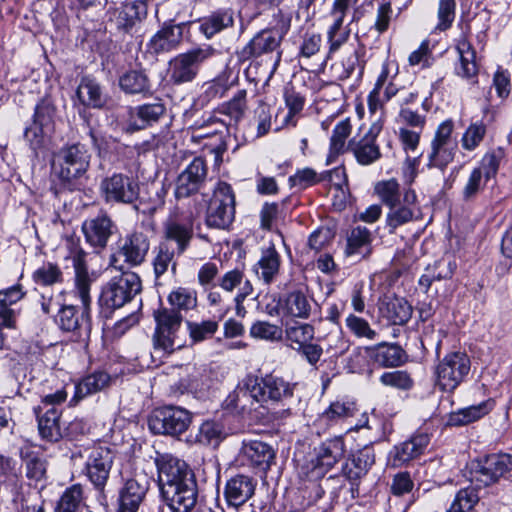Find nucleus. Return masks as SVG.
Listing matches in <instances>:
<instances>
[{"mask_svg": "<svg viewBox=\"0 0 512 512\" xmlns=\"http://www.w3.org/2000/svg\"><path fill=\"white\" fill-rule=\"evenodd\" d=\"M76 95L81 104L93 108H100L105 102L99 83L89 76L81 79Z\"/></svg>", "mask_w": 512, "mask_h": 512, "instance_id": "obj_43", "label": "nucleus"}, {"mask_svg": "<svg viewBox=\"0 0 512 512\" xmlns=\"http://www.w3.org/2000/svg\"><path fill=\"white\" fill-rule=\"evenodd\" d=\"M60 416L61 410L57 407H50L42 415H37L38 429L43 439L57 442L62 437Z\"/></svg>", "mask_w": 512, "mask_h": 512, "instance_id": "obj_37", "label": "nucleus"}, {"mask_svg": "<svg viewBox=\"0 0 512 512\" xmlns=\"http://www.w3.org/2000/svg\"><path fill=\"white\" fill-rule=\"evenodd\" d=\"M153 316L156 323L152 337L154 350L163 354H171L182 348L184 344L179 337V332L183 315L174 309L161 307L154 311Z\"/></svg>", "mask_w": 512, "mask_h": 512, "instance_id": "obj_6", "label": "nucleus"}, {"mask_svg": "<svg viewBox=\"0 0 512 512\" xmlns=\"http://www.w3.org/2000/svg\"><path fill=\"white\" fill-rule=\"evenodd\" d=\"M235 218V195L230 184L219 182L209 203L205 222L208 227L227 229Z\"/></svg>", "mask_w": 512, "mask_h": 512, "instance_id": "obj_9", "label": "nucleus"}, {"mask_svg": "<svg viewBox=\"0 0 512 512\" xmlns=\"http://www.w3.org/2000/svg\"><path fill=\"white\" fill-rule=\"evenodd\" d=\"M375 463V452L372 446L366 445L352 453L342 466L343 476L351 483V490H358L360 480L367 475Z\"/></svg>", "mask_w": 512, "mask_h": 512, "instance_id": "obj_18", "label": "nucleus"}, {"mask_svg": "<svg viewBox=\"0 0 512 512\" xmlns=\"http://www.w3.org/2000/svg\"><path fill=\"white\" fill-rule=\"evenodd\" d=\"M457 149L458 146H450L431 142V149L427 156V166L429 168H437L443 171L448 166V164L453 161Z\"/></svg>", "mask_w": 512, "mask_h": 512, "instance_id": "obj_52", "label": "nucleus"}, {"mask_svg": "<svg viewBox=\"0 0 512 512\" xmlns=\"http://www.w3.org/2000/svg\"><path fill=\"white\" fill-rule=\"evenodd\" d=\"M217 286L226 293L247 294L253 293L254 287L247 278L244 268L236 267L219 276Z\"/></svg>", "mask_w": 512, "mask_h": 512, "instance_id": "obj_33", "label": "nucleus"}, {"mask_svg": "<svg viewBox=\"0 0 512 512\" xmlns=\"http://www.w3.org/2000/svg\"><path fill=\"white\" fill-rule=\"evenodd\" d=\"M224 437V427L221 423L216 421H205L199 427L196 439L200 444L216 447Z\"/></svg>", "mask_w": 512, "mask_h": 512, "instance_id": "obj_53", "label": "nucleus"}, {"mask_svg": "<svg viewBox=\"0 0 512 512\" xmlns=\"http://www.w3.org/2000/svg\"><path fill=\"white\" fill-rule=\"evenodd\" d=\"M351 131L352 125L349 118L343 119L335 125L330 137L328 162L333 161L336 157L345 152L347 149L346 140L350 136Z\"/></svg>", "mask_w": 512, "mask_h": 512, "instance_id": "obj_46", "label": "nucleus"}, {"mask_svg": "<svg viewBox=\"0 0 512 512\" xmlns=\"http://www.w3.org/2000/svg\"><path fill=\"white\" fill-rule=\"evenodd\" d=\"M345 453V443L342 437L324 441L318 448L315 461H312V476L319 478L331 469Z\"/></svg>", "mask_w": 512, "mask_h": 512, "instance_id": "obj_21", "label": "nucleus"}, {"mask_svg": "<svg viewBox=\"0 0 512 512\" xmlns=\"http://www.w3.org/2000/svg\"><path fill=\"white\" fill-rule=\"evenodd\" d=\"M366 351L374 362L384 367L399 366L405 358V352L400 346L385 342L367 347Z\"/></svg>", "mask_w": 512, "mask_h": 512, "instance_id": "obj_35", "label": "nucleus"}, {"mask_svg": "<svg viewBox=\"0 0 512 512\" xmlns=\"http://www.w3.org/2000/svg\"><path fill=\"white\" fill-rule=\"evenodd\" d=\"M167 301L170 305L169 309H174L182 314L183 311L187 312L196 308L197 293L189 288L177 287L169 293Z\"/></svg>", "mask_w": 512, "mask_h": 512, "instance_id": "obj_50", "label": "nucleus"}, {"mask_svg": "<svg viewBox=\"0 0 512 512\" xmlns=\"http://www.w3.org/2000/svg\"><path fill=\"white\" fill-rule=\"evenodd\" d=\"M430 438L426 433H417L398 445L390 452V460L395 467L409 463L424 453Z\"/></svg>", "mask_w": 512, "mask_h": 512, "instance_id": "obj_25", "label": "nucleus"}, {"mask_svg": "<svg viewBox=\"0 0 512 512\" xmlns=\"http://www.w3.org/2000/svg\"><path fill=\"white\" fill-rule=\"evenodd\" d=\"M359 0H334L329 12L331 24L329 28H349L351 22L344 24V19L350 8L355 6Z\"/></svg>", "mask_w": 512, "mask_h": 512, "instance_id": "obj_59", "label": "nucleus"}, {"mask_svg": "<svg viewBox=\"0 0 512 512\" xmlns=\"http://www.w3.org/2000/svg\"><path fill=\"white\" fill-rule=\"evenodd\" d=\"M189 24L190 22H182L176 25L165 23L148 42V51L158 55L176 49L182 42L184 27Z\"/></svg>", "mask_w": 512, "mask_h": 512, "instance_id": "obj_22", "label": "nucleus"}, {"mask_svg": "<svg viewBox=\"0 0 512 512\" xmlns=\"http://www.w3.org/2000/svg\"><path fill=\"white\" fill-rule=\"evenodd\" d=\"M153 255L152 265L156 278L164 275L170 266L174 272L176 271L177 263L174 261V257L177 252L168 241H161L153 249Z\"/></svg>", "mask_w": 512, "mask_h": 512, "instance_id": "obj_41", "label": "nucleus"}, {"mask_svg": "<svg viewBox=\"0 0 512 512\" xmlns=\"http://www.w3.org/2000/svg\"><path fill=\"white\" fill-rule=\"evenodd\" d=\"M347 256L366 258L371 253V233L366 227L357 226L352 229L347 239Z\"/></svg>", "mask_w": 512, "mask_h": 512, "instance_id": "obj_40", "label": "nucleus"}, {"mask_svg": "<svg viewBox=\"0 0 512 512\" xmlns=\"http://www.w3.org/2000/svg\"><path fill=\"white\" fill-rule=\"evenodd\" d=\"M186 370L187 375L185 377H181L174 386L181 394L188 392L195 396H201L208 388L207 380L205 379L202 371L195 367H187Z\"/></svg>", "mask_w": 512, "mask_h": 512, "instance_id": "obj_45", "label": "nucleus"}, {"mask_svg": "<svg viewBox=\"0 0 512 512\" xmlns=\"http://www.w3.org/2000/svg\"><path fill=\"white\" fill-rule=\"evenodd\" d=\"M99 190L107 204H132L139 197L138 182L124 173L115 172L103 178Z\"/></svg>", "mask_w": 512, "mask_h": 512, "instance_id": "obj_11", "label": "nucleus"}, {"mask_svg": "<svg viewBox=\"0 0 512 512\" xmlns=\"http://www.w3.org/2000/svg\"><path fill=\"white\" fill-rule=\"evenodd\" d=\"M249 334L255 339L275 341L281 338L282 330L279 326L267 321H256L250 327Z\"/></svg>", "mask_w": 512, "mask_h": 512, "instance_id": "obj_64", "label": "nucleus"}, {"mask_svg": "<svg viewBox=\"0 0 512 512\" xmlns=\"http://www.w3.org/2000/svg\"><path fill=\"white\" fill-rule=\"evenodd\" d=\"M512 470V456L506 453L490 454L472 462L471 480L484 486L497 482Z\"/></svg>", "mask_w": 512, "mask_h": 512, "instance_id": "obj_13", "label": "nucleus"}, {"mask_svg": "<svg viewBox=\"0 0 512 512\" xmlns=\"http://www.w3.org/2000/svg\"><path fill=\"white\" fill-rule=\"evenodd\" d=\"M121 89L127 94L147 93L151 89L150 80L144 71L131 70L119 79Z\"/></svg>", "mask_w": 512, "mask_h": 512, "instance_id": "obj_49", "label": "nucleus"}, {"mask_svg": "<svg viewBox=\"0 0 512 512\" xmlns=\"http://www.w3.org/2000/svg\"><path fill=\"white\" fill-rule=\"evenodd\" d=\"M85 257L86 252L81 248H77L72 255L75 269V291L83 308L79 311L74 305H62L56 318L59 328L71 334V340L83 343L89 340L91 333V279L85 264Z\"/></svg>", "mask_w": 512, "mask_h": 512, "instance_id": "obj_2", "label": "nucleus"}, {"mask_svg": "<svg viewBox=\"0 0 512 512\" xmlns=\"http://www.w3.org/2000/svg\"><path fill=\"white\" fill-rule=\"evenodd\" d=\"M20 457L25 468V476L30 485L37 486L39 483L46 481L47 461L38 451L23 448L20 451Z\"/></svg>", "mask_w": 512, "mask_h": 512, "instance_id": "obj_31", "label": "nucleus"}, {"mask_svg": "<svg viewBox=\"0 0 512 512\" xmlns=\"http://www.w3.org/2000/svg\"><path fill=\"white\" fill-rule=\"evenodd\" d=\"M470 368V358L465 352L448 353L436 366V386L444 392H453L466 379Z\"/></svg>", "mask_w": 512, "mask_h": 512, "instance_id": "obj_8", "label": "nucleus"}, {"mask_svg": "<svg viewBox=\"0 0 512 512\" xmlns=\"http://www.w3.org/2000/svg\"><path fill=\"white\" fill-rule=\"evenodd\" d=\"M286 339L295 347L303 346L313 340L315 335L314 327L308 323L295 322L287 325L285 329Z\"/></svg>", "mask_w": 512, "mask_h": 512, "instance_id": "obj_55", "label": "nucleus"}, {"mask_svg": "<svg viewBox=\"0 0 512 512\" xmlns=\"http://www.w3.org/2000/svg\"><path fill=\"white\" fill-rule=\"evenodd\" d=\"M375 192L387 207L403 197V191L400 190V185L395 179L378 182L375 186Z\"/></svg>", "mask_w": 512, "mask_h": 512, "instance_id": "obj_57", "label": "nucleus"}, {"mask_svg": "<svg viewBox=\"0 0 512 512\" xmlns=\"http://www.w3.org/2000/svg\"><path fill=\"white\" fill-rule=\"evenodd\" d=\"M155 465L161 496L173 512H189L197 503L198 488L188 464L169 453H157Z\"/></svg>", "mask_w": 512, "mask_h": 512, "instance_id": "obj_1", "label": "nucleus"}, {"mask_svg": "<svg viewBox=\"0 0 512 512\" xmlns=\"http://www.w3.org/2000/svg\"><path fill=\"white\" fill-rule=\"evenodd\" d=\"M456 50L459 55L460 64L456 66L455 71L462 78L471 79L477 75L476 52L471 43L462 37L458 40Z\"/></svg>", "mask_w": 512, "mask_h": 512, "instance_id": "obj_36", "label": "nucleus"}, {"mask_svg": "<svg viewBox=\"0 0 512 512\" xmlns=\"http://www.w3.org/2000/svg\"><path fill=\"white\" fill-rule=\"evenodd\" d=\"M150 241L143 232H132L119 238L116 244V250L111 256V264L117 268V262L123 259L129 267H137L144 263Z\"/></svg>", "mask_w": 512, "mask_h": 512, "instance_id": "obj_12", "label": "nucleus"}, {"mask_svg": "<svg viewBox=\"0 0 512 512\" xmlns=\"http://www.w3.org/2000/svg\"><path fill=\"white\" fill-rule=\"evenodd\" d=\"M285 104L289 110L285 117V123L296 126V120L294 119L299 114L305 105V98L293 87H287L284 92Z\"/></svg>", "mask_w": 512, "mask_h": 512, "instance_id": "obj_60", "label": "nucleus"}, {"mask_svg": "<svg viewBox=\"0 0 512 512\" xmlns=\"http://www.w3.org/2000/svg\"><path fill=\"white\" fill-rule=\"evenodd\" d=\"M90 158L86 145L68 144L54 153L52 169L64 184L71 185L74 180L81 178L87 172Z\"/></svg>", "mask_w": 512, "mask_h": 512, "instance_id": "obj_4", "label": "nucleus"}, {"mask_svg": "<svg viewBox=\"0 0 512 512\" xmlns=\"http://www.w3.org/2000/svg\"><path fill=\"white\" fill-rule=\"evenodd\" d=\"M382 128V121L378 118L359 140L353 138L349 141L347 149L353 153L358 164L369 166L382 157L380 147L376 142Z\"/></svg>", "mask_w": 512, "mask_h": 512, "instance_id": "obj_16", "label": "nucleus"}, {"mask_svg": "<svg viewBox=\"0 0 512 512\" xmlns=\"http://www.w3.org/2000/svg\"><path fill=\"white\" fill-rule=\"evenodd\" d=\"M110 21L116 28L129 33L136 23L141 22L147 16V4L144 1L123 3L120 7L109 10Z\"/></svg>", "mask_w": 512, "mask_h": 512, "instance_id": "obj_23", "label": "nucleus"}, {"mask_svg": "<svg viewBox=\"0 0 512 512\" xmlns=\"http://www.w3.org/2000/svg\"><path fill=\"white\" fill-rule=\"evenodd\" d=\"M294 388V384L273 373L262 377L248 374L241 385L227 397L226 402L228 407L243 409L245 405L241 403V398L249 396L262 407L284 405L293 397Z\"/></svg>", "mask_w": 512, "mask_h": 512, "instance_id": "obj_3", "label": "nucleus"}, {"mask_svg": "<svg viewBox=\"0 0 512 512\" xmlns=\"http://www.w3.org/2000/svg\"><path fill=\"white\" fill-rule=\"evenodd\" d=\"M281 309L287 316L307 319L310 315L311 304L304 293L293 291L281 302Z\"/></svg>", "mask_w": 512, "mask_h": 512, "instance_id": "obj_44", "label": "nucleus"}, {"mask_svg": "<svg viewBox=\"0 0 512 512\" xmlns=\"http://www.w3.org/2000/svg\"><path fill=\"white\" fill-rule=\"evenodd\" d=\"M345 323L348 330L357 338L374 340L377 336V332L371 328L369 322L364 318L349 314L346 317Z\"/></svg>", "mask_w": 512, "mask_h": 512, "instance_id": "obj_61", "label": "nucleus"}, {"mask_svg": "<svg viewBox=\"0 0 512 512\" xmlns=\"http://www.w3.org/2000/svg\"><path fill=\"white\" fill-rule=\"evenodd\" d=\"M492 409L490 402H481L478 405H472L459 409L449 414L447 419L448 426H464L479 420Z\"/></svg>", "mask_w": 512, "mask_h": 512, "instance_id": "obj_42", "label": "nucleus"}, {"mask_svg": "<svg viewBox=\"0 0 512 512\" xmlns=\"http://www.w3.org/2000/svg\"><path fill=\"white\" fill-rule=\"evenodd\" d=\"M290 28V22L281 18L277 26L258 32L242 49L244 59L257 58L276 50Z\"/></svg>", "mask_w": 512, "mask_h": 512, "instance_id": "obj_14", "label": "nucleus"}, {"mask_svg": "<svg viewBox=\"0 0 512 512\" xmlns=\"http://www.w3.org/2000/svg\"><path fill=\"white\" fill-rule=\"evenodd\" d=\"M318 341L324 348V352L330 357H341L350 348L351 342L344 334L340 326H335L325 336L319 337Z\"/></svg>", "mask_w": 512, "mask_h": 512, "instance_id": "obj_38", "label": "nucleus"}, {"mask_svg": "<svg viewBox=\"0 0 512 512\" xmlns=\"http://www.w3.org/2000/svg\"><path fill=\"white\" fill-rule=\"evenodd\" d=\"M281 257L275 246L270 244L266 249L262 250L261 257L255 264V272L259 279L266 284L272 283L279 274Z\"/></svg>", "mask_w": 512, "mask_h": 512, "instance_id": "obj_34", "label": "nucleus"}, {"mask_svg": "<svg viewBox=\"0 0 512 512\" xmlns=\"http://www.w3.org/2000/svg\"><path fill=\"white\" fill-rule=\"evenodd\" d=\"M485 134L486 126L484 123L475 122L470 124L461 139L463 149L467 151L475 150L483 141Z\"/></svg>", "mask_w": 512, "mask_h": 512, "instance_id": "obj_63", "label": "nucleus"}, {"mask_svg": "<svg viewBox=\"0 0 512 512\" xmlns=\"http://www.w3.org/2000/svg\"><path fill=\"white\" fill-rule=\"evenodd\" d=\"M32 279L37 285L51 286L63 282V273L57 264L47 262L33 272Z\"/></svg>", "mask_w": 512, "mask_h": 512, "instance_id": "obj_54", "label": "nucleus"}, {"mask_svg": "<svg viewBox=\"0 0 512 512\" xmlns=\"http://www.w3.org/2000/svg\"><path fill=\"white\" fill-rule=\"evenodd\" d=\"M357 66H359V52L354 49L341 62L333 64L331 70L335 78L346 80L351 77Z\"/></svg>", "mask_w": 512, "mask_h": 512, "instance_id": "obj_62", "label": "nucleus"}, {"mask_svg": "<svg viewBox=\"0 0 512 512\" xmlns=\"http://www.w3.org/2000/svg\"><path fill=\"white\" fill-rule=\"evenodd\" d=\"M149 489L146 477H136L126 481L119 494L117 512H138Z\"/></svg>", "mask_w": 512, "mask_h": 512, "instance_id": "obj_26", "label": "nucleus"}, {"mask_svg": "<svg viewBox=\"0 0 512 512\" xmlns=\"http://www.w3.org/2000/svg\"><path fill=\"white\" fill-rule=\"evenodd\" d=\"M256 484L252 477L243 474L230 478L224 489L227 503L234 507L243 505L254 495Z\"/></svg>", "mask_w": 512, "mask_h": 512, "instance_id": "obj_27", "label": "nucleus"}, {"mask_svg": "<svg viewBox=\"0 0 512 512\" xmlns=\"http://www.w3.org/2000/svg\"><path fill=\"white\" fill-rule=\"evenodd\" d=\"M412 306L404 298L385 297L379 305V313L392 325H404L412 316Z\"/></svg>", "mask_w": 512, "mask_h": 512, "instance_id": "obj_30", "label": "nucleus"}, {"mask_svg": "<svg viewBox=\"0 0 512 512\" xmlns=\"http://www.w3.org/2000/svg\"><path fill=\"white\" fill-rule=\"evenodd\" d=\"M208 167L205 160L195 157L178 175L175 185V197L187 198L197 193L205 184Z\"/></svg>", "mask_w": 512, "mask_h": 512, "instance_id": "obj_17", "label": "nucleus"}, {"mask_svg": "<svg viewBox=\"0 0 512 512\" xmlns=\"http://www.w3.org/2000/svg\"><path fill=\"white\" fill-rule=\"evenodd\" d=\"M186 324L193 343H199L212 338L219 327L218 322L215 320L187 321Z\"/></svg>", "mask_w": 512, "mask_h": 512, "instance_id": "obj_56", "label": "nucleus"}, {"mask_svg": "<svg viewBox=\"0 0 512 512\" xmlns=\"http://www.w3.org/2000/svg\"><path fill=\"white\" fill-rule=\"evenodd\" d=\"M192 421L191 413L181 407L165 406L153 411L148 419L152 433L179 436L183 434Z\"/></svg>", "mask_w": 512, "mask_h": 512, "instance_id": "obj_10", "label": "nucleus"}, {"mask_svg": "<svg viewBox=\"0 0 512 512\" xmlns=\"http://www.w3.org/2000/svg\"><path fill=\"white\" fill-rule=\"evenodd\" d=\"M386 215V225L390 233L409 222L417 221L421 217V209L415 190L406 188L403 190L401 200L390 205Z\"/></svg>", "mask_w": 512, "mask_h": 512, "instance_id": "obj_15", "label": "nucleus"}, {"mask_svg": "<svg viewBox=\"0 0 512 512\" xmlns=\"http://www.w3.org/2000/svg\"><path fill=\"white\" fill-rule=\"evenodd\" d=\"M358 412L355 401L338 399L333 401L320 415L318 421L327 426L335 425L352 418Z\"/></svg>", "mask_w": 512, "mask_h": 512, "instance_id": "obj_32", "label": "nucleus"}, {"mask_svg": "<svg viewBox=\"0 0 512 512\" xmlns=\"http://www.w3.org/2000/svg\"><path fill=\"white\" fill-rule=\"evenodd\" d=\"M193 238V221L192 219H187L185 221L179 220L176 216H171L164 223L163 230V240L171 242H175L176 246L174 250L177 252V255H182L190 245V242Z\"/></svg>", "mask_w": 512, "mask_h": 512, "instance_id": "obj_24", "label": "nucleus"}, {"mask_svg": "<svg viewBox=\"0 0 512 512\" xmlns=\"http://www.w3.org/2000/svg\"><path fill=\"white\" fill-rule=\"evenodd\" d=\"M199 31L206 39L234 26V11L231 8H220L197 21Z\"/></svg>", "mask_w": 512, "mask_h": 512, "instance_id": "obj_28", "label": "nucleus"}, {"mask_svg": "<svg viewBox=\"0 0 512 512\" xmlns=\"http://www.w3.org/2000/svg\"><path fill=\"white\" fill-rule=\"evenodd\" d=\"M243 450L250 462L264 471L270 467L275 458L272 447L262 441H250L244 444Z\"/></svg>", "mask_w": 512, "mask_h": 512, "instance_id": "obj_39", "label": "nucleus"}, {"mask_svg": "<svg viewBox=\"0 0 512 512\" xmlns=\"http://www.w3.org/2000/svg\"><path fill=\"white\" fill-rule=\"evenodd\" d=\"M139 275L132 271L122 272L111 278L102 288L99 304L103 310L112 312L123 307L141 292Z\"/></svg>", "mask_w": 512, "mask_h": 512, "instance_id": "obj_7", "label": "nucleus"}, {"mask_svg": "<svg viewBox=\"0 0 512 512\" xmlns=\"http://www.w3.org/2000/svg\"><path fill=\"white\" fill-rule=\"evenodd\" d=\"M84 506L83 488L80 484H74L63 492L55 512H81Z\"/></svg>", "mask_w": 512, "mask_h": 512, "instance_id": "obj_51", "label": "nucleus"}, {"mask_svg": "<svg viewBox=\"0 0 512 512\" xmlns=\"http://www.w3.org/2000/svg\"><path fill=\"white\" fill-rule=\"evenodd\" d=\"M166 107L160 101L139 105L130 111L129 128L141 130L159 121L165 114Z\"/></svg>", "mask_w": 512, "mask_h": 512, "instance_id": "obj_29", "label": "nucleus"}, {"mask_svg": "<svg viewBox=\"0 0 512 512\" xmlns=\"http://www.w3.org/2000/svg\"><path fill=\"white\" fill-rule=\"evenodd\" d=\"M110 381V376L103 371H98L84 377L75 385L74 398L79 400L90 394L96 393L105 388Z\"/></svg>", "mask_w": 512, "mask_h": 512, "instance_id": "obj_48", "label": "nucleus"}, {"mask_svg": "<svg viewBox=\"0 0 512 512\" xmlns=\"http://www.w3.org/2000/svg\"><path fill=\"white\" fill-rule=\"evenodd\" d=\"M113 464V454L109 448L95 447L85 465L86 475L98 490H103Z\"/></svg>", "mask_w": 512, "mask_h": 512, "instance_id": "obj_19", "label": "nucleus"}, {"mask_svg": "<svg viewBox=\"0 0 512 512\" xmlns=\"http://www.w3.org/2000/svg\"><path fill=\"white\" fill-rule=\"evenodd\" d=\"M216 55L218 51L209 44L199 45L176 55L169 62L170 82L174 85L192 82L197 77L200 67Z\"/></svg>", "mask_w": 512, "mask_h": 512, "instance_id": "obj_5", "label": "nucleus"}, {"mask_svg": "<svg viewBox=\"0 0 512 512\" xmlns=\"http://www.w3.org/2000/svg\"><path fill=\"white\" fill-rule=\"evenodd\" d=\"M246 96V90L240 89L218 108L219 114L229 117L228 126L236 125L243 118L247 108Z\"/></svg>", "mask_w": 512, "mask_h": 512, "instance_id": "obj_47", "label": "nucleus"}, {"mask_svg": "<svg viewBox=\"0 0 512 512\" xmlns=\"http://www.w3.org/2000/svg\"><path fill=\"white\" fill-rule=\"evenodd\" d=\"M116 226L106 213L87 219L82 224L86 242L97 252L102 251L112 236Z\"/></svg>", "mask_w": 512, "mask_h": 512, "instance_id": "obj_20", "label": "nucleus"}, {"mask_svg": "<svg viewBox=\"0 0 512 512\" xmlns=\"http://www.w3.org/2000/svg\"><path fill=\"white\" fill-rule=\"evenodd\" d=\"M479 501L477 490L472 487H466L458 491L456 497L448 512H469Z\"/></svg>", "mask_w": 512, "mask_h": 512, "instance_id": "obj_58", "label": "nucleus"}]
</instances>
